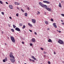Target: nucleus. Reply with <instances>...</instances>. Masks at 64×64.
Returning <instances> with one entry per match:
<instances>
[{
	"label": "nucleus",
	"instance_id": "1",
	"mask_svg": "<svg viewBox=\"0 0 64 64\" xmlns=\"http://www.w3.org/2000/svg\"><path fill=\"white\" fill-rule=\"evenodd\" d=\"M39 4L43 8H44L45 6H46V5H44L43 4L42 2H40L39 3Z\"/></svg>",
	"mask_w": 64,
	"mask_h": 64
},
{
	"label": "nucleus",
	"instance_id": "2",
	"mask_svg": "<svg viewBox=\"0 0 64 64\" xmlns=\"http://www.w3.org/2000/svg\"><path fill=\"white\" fill-rule=\"evenodd\" d=\"M11 40L12 42L15 43V40L14 39V37L13 36H11L10 37Z\"/></svg>",
	"mask_w": 64,
	"mask_h": 64
},
{
	"label": "nucleus",
	"instance_id": "3",
	"mask_svg": "<svg viewBox=\"0 0 64 64\" xmlns=\"http://www.w3.org/2000/svg\"><path fill=\"white\" fill-rule=\"evenodd\" d=\"M58 43L60 44H63V41H62V40L59 39L58 41Z\"/></svg>",
	"mask_w": 64,
	"mask_h": 64
},
{
	"label": "nucleus",
	"instance_id": "4",
	"mask_svg": "<svg viewBox=\"0 0 64 64\" xmlns=\"http://www.w3.org/2000/svg\"><path fill=\"white\" fill-rule=\"evenodd\" d=\"M44 7L45 8V9H46V10L48 11H51V9L48 8H47V5H46L45 6H44Z\"/></svg>",
	"mask_w": 64,
	"mask_h": 64
},
{
	"label": "nucleus",
	"instance_id": "5",
	"mask_svg": "<svg viewBox=\"0 0 64 64\" xmlns=\"http://www.w3.org/2000/svg\"><path fill=\"white\" fill-rule=\"evenodd\" d=\"M10 58H12L13 59H14V56L13 55V53L11 52L10 53Z\"/></svg>",
	"mask_w": 64,
	"mask_h": 64
},
{
	"label": "nucleus",
	"instance_id": "6",
	"mask_svg": "<svg viewBox=\"0 0 64 64\" xmlns=\"http://www.w3.org/2000/svg\"><path fill=\"white\" fill-rule=\"evenodd\" d=\"M43 2L44 3H46L47 4H50V3L48 1H43Z\"/></svg>",
	"mask_w": 64,
	"mask_h": 64
},
{
	"label": "nucleus",
	"instance_id": "7",
	"mask_svg": "<svg viewBox=\"0 0 64 64\" xmlns=\"http://www.w3.org/2000/svg\"><path fill=\"white\" fill-rule=\"evenodd\" d=\"M15 30H16V31H19V32L20 31V29L18 28H15Z\"/></svg>",
	"mask_w": 64,
	"mask_h": 64
},
{
	"label": "nucleus",
	"instance_id": "8",
	"mask_svg": "<svg viewBox=\"0 0 64 64\" xmlns=\"http://www.w3.org/2000/svg\"><path fill=\"white\" fill-rule=\"evenodd\" d=\"M32 23H36V20H35V19H32Z\"/></svg>",
	"mask_w": 64,
	"mask_h": 64
},
{
	"label": "nucleus",
	"instance_id": "9",
	"mask_svg": "<svg viewBox=\"0 0 64 64\" xmlns=\"http://www.w3.org/2000/svg\"><path fill=\"white\" fill-rule=\"evenodd\" d=\"M10 60L11 62H13V63H14V62H15V60L13 58H10Z\"/></svg>",
	"mask_w": 64,
	"mask_h": 64
},
{
	"label": "nucleus",
	"instance_id": "10",
	"mask_svg": "<svg viewBox=\"0 0 64 64\" xmlns=\"http://www.w3.org/2000/svg\"><path fill=\"white\" fill-rule=\"evenodd\" d=\"M32 42L34 43H35V39L34 38H32Z\"/></svg>",
	"mask_w": 64,
	"mask_h": 64
},
{
	"label": "nucleus",
	"instance_id": "11",
	"mask_svg": "<svg viewBox=\"0 0 64 64\" xmlns=\"http://www.w3.org/2000/svg\"><path fill=\"white\" fill-rule=\"evenodd\" d=\"M53 25L56 28H57V26H56V23H54L53 24Z\"/></svg>",
	"mask_w": 64,
	"mask_h": 64
},
{
	"label": "nucleus",
	"instance_id": "12",
	"mask_svg": "<svg viewBox=\"0 0 64 64\" xmlns=\"http://www.w3.org/2000/svg\"><path fill=\"white\" fill-rule=\"evenodd\" d=\"M9 7L10 9H13V6H12L11 5H10L9 6Z\"/></svg>",
	"mask_w": 64,
	"mask_h": 64
},
{
	"label": "nucleus",
	"instance_id": "13",
	"mask_svg": "<svg viewBox=\"0 0 64 64\" xmlns=\"http://www.w3.org/2000/svg\"><path fill=\"white\" fill-rule=\"evenodd\" d=\"M14 4H16V5H19L20 4L19 3H18L17 2H15Z\"/></svg>",
	"mask_w": 64,
	"mask_h": 64
},
{
	"label": "nucleus",
	"instance_id": "14",
	"mask_svg": "<svg viewBox=\"0 0 64 64\" xmlns=\"http://www.w3.org/2000/svg\"><path fill=\"white\" fill-rule=\"evenodd\" d=\"M48 42H52V41L51 39H49V40H48Z\"/></svg>",
	"mask_w": 64,
	"mask_h": 64
},
{
	"label": "nucleus",
	"instance_id": "15",
	"mask_svg": "<svg viewBox=\"0 0 64 64\" xmlns=\"http://www.w3.org/2000/svg\"><path fill=\"white\" fill-rule=\"evenodd\" d=\"M32 58L34 59L35 60H36V58H35L34 56H32Z\"/></svg>",
	"mask_w": 64,
	"mask_h": 64
},
{
	"label": "nucleus",
	"instance_id": "16",
	"mask_svg": "<svg viewBox=\"0 0 64 64\" xmlns=\"http://www.w3.org/2000/svg\"><path fill=\"white\" fill-rule=\"evenodd\" d=\"M58 6L60 8H61V7H62V6H61V3H59Z\"/></svg>",
	"mask_w": 64,
	"mask_h": 64
},
{
	"label": "nucleus",
	"instance_id": "17",
	"mask_svg": "<svg viewBox=\"0 0 64 64\" xmlns=\"http://www.w3.org/2000/svg\"><path fill=\"white\" fill-rule=\"evenodd\" d=\"M28 24L30 27H32V25L28 23Z\"/></svg>",
	"mask_w": 64,
	"mask_h": 64
},
{
	"label": "nucleus",
	"instance_id": "18",
	"mask_svg": "<svg viewBox=\"0 0 64 64\" xmlns=\"http://www.w3.org/2000/svg\"><path fill=\"white\" fill-rule=\"evenodd\" d=\"M45 22L46 25H48V22H47V21Z\"/></svg>",
	"mask_w": 64,
	"mask_h": 64
},
{
	"label": "nucleus",
	"instance_id": "19",
	"mask_svg": "<svg viewBox=\"0 0 64 64\" xmlns=\"http://www.w3.org/2000/svg\"><path fill=\"white\" fill-rule=\"evenodd\" d=\"M13 26L14 28H16V26H15L14 24H13Z\"/></svg>",
	"mask_w": 64,
	"mask_h": 64
},
{
	"label": "nucleus",
	"instance_id": "20",
	"mask_svg": "<svg viewBox=\"0 0 64 64\" xmlns=\"http://www.w3.org/2000/svg\"><path fill=\"white\" fill-rule=\"evenodd\" d=\"M26 27V26H25L24 25L23 26V27L22 28V29H24V28H25Z\"/></svg>",
	"mask_w": 64,
	"mask_h": 64
},
{
	"label": "nucleus",
	"instance_id": "21",
	"mask_svg": "<svg viewBox=\"0 0 64 64\" xmlns=\"http://www.w3.org/2000/svg\"><path fill=\"white\" fill-rule=\"evenodd\" d=\"M11 30L12 31V32H14V30L13 29H11Z\"/></svg>",
	"mask_w": 64,
	"mask_h": 64
},
{
	"label": "nucleus",
	"instance_id": "22",
	"mask_svg": "<svg viewBox=\"0 0 64 64\" xmlns=\"http://www.w3.org/2000/svg\"><path fill=\"white\" fill-rule=\"evenodd\" d=\"M25 16H27V13L26 12L25 14Z\"/></svg>",
	"mask_w": 64,
	"mask_h": 64
},
{
	"label": "nucleus",
	"instance_id": "23",
	"mask_svg": "<svg viewBox=\"0 0 64 64\" xmlns=\"http://www.w3.org/2000/svg\"><path fill=\"white\" fill-rule=\"evenodd\" d=\"M40 12H39L38 11V13H37V15H38V14H40Z\"/></svg>",
	"mask_w": 64,
	"mask_h": 64
},
{
	"label": "nucleus",
	"instance_id": "24",
	"mask_svg": "<svg viewBox=\"0 0 64 64\" xmlns=\"http://www.w3.org/2000/svg\"><path fill=\"white\" fill-rule=\"evenodd\" d=\"M19 25L20 26H22V24L21 23L19 24Z\"/></svg>",
	"mask_w": 64,
	"mask_h": 64
},
{
	"label": "nucleus",
	"instance_id": "25",
	"mask_svg": "<svg viewBox=\"0 0 64 64\" xmlns=\"http://www.w3.org/2000/svg\"><path fill=\"white\" fill-rule=\"evenodd\" d=\"M3 62H6V60H5L4 59L3 60Z\"/></svg>",
	"mask_w": 64,
	"mask_h": 64
},
{
	"label": "nucleus",
	"instance_id": "26",
	"mask_svg": "<svg viewBox=\"0 0 64 64\" xmlns=\"http://www.w3.org/2000/svg\"><path fill=\"white\" fill-rule=\"evenodd\" d=\"M5 60H6V61H7V58L6 57L5 58Z\"/></svg>",
	"mask_w": 64,
	"mask_h": 64
},
{
	"label": "nucleus",
	"instance_id": "27",
	"mask_svg": "<svg viewBox=\"0 0 64 64\" xmlns=\"http://www.w3.org/2000/svg\"><path fill=\"white\" fill-rule=\"evenodd\" d=\"M0 3L1 4H3V2H2V1H0Z\"/></svg>",
	"mask_w": 64,
	"mask_h": 64
},
{
	"label": "nucleus",
	"instance_id": "28",
	"mask_svg": "<svg viewBox=\"0 0 64 64\" xmlns=\"http://www.w3.org/2000/svg\"><path fill=\"white\" fill-rule=\"evenodd\" d=\"M48 64H50L51 63H50V61H48Z\"/></svg>",
	"mask_w": 64,
	"mask_h": 64
},
{
	"label": "nucleus",
	"instance_id": "29",
	"mask_svg": "<svg viewBox=\"0 0 64 64\" xmlns=\"http://www.w3.org/2000/svg\"><path fill=\"white\" fill-rule=\"evenodd\" d=\"M40 49H41V50H44V49L42 48H41Z\"/></svg>",
	"mask_w": 64,
	"mask_h": 64
},
{
	"label": "nucleus",
	"instance_id": "30",
	"mask_svg": "<svg viewBox=\"0 0 64 64\" xmlns=\"http://www.w3.org/2000/svg\"><path fill=\"white\" fill-rule=\"evenodd\" d=\"M61 15L62 16H63L64 17V14H61Z\"/></svg>",
	"mask_w": 64,
	"mask_h": 64
},
{
	"label": "nucleus",
	"instance_id": "31",
	"mask_svg": "<svg viewBox=\"0 0 64 64\" xmlns=\"http://www.w3.org/2000/svg\"><path fill=\"white\" fill-rule=\"evenodd\" d=\"M51 21H52V22H53V21H54L53 19L52 18H51Z\"/></svg>",
	"mask_w": 64,
	"mask_h": 64
},
{
	"label": "nucleus",
	"instance_id": "32",
	"mask_svg": "<svg viewBox=\"0 0 64 64\" xmlns=\"http://www.w3.org/2000/svg\"><path fill=\"white\" fill-rule=\"evenodd\" d=\"M33 45V44H32V43H30V46H32Z\"/></svg>",
	"mask_w": 64,
	"mask_h": 64
},
{
	"label": "nucleus",
	"instance_id": "33",
	"mask_svg": "<svg viewBox=\"0 0 64 64\" xmlns=\"http://www.w3.org/2000/svg\"><path fill=\"white\" fill-rule=\"evenodd\" d=\"M21 10L23 12H24V10H23L22 9H21Z\"/></svg>",
	"mask_w": 64,
	"mask_h": 64
},
{
	"label": "nucleus",
	"instance_id": "34",
	"mask_svg": "<svg viewBox=\"0 0 64 64\" xmlns=\"http://www.w3.org/2000/svg\"><path fill=\"white\" fill-rule=\"evenodd\" d=\"M2 15H4V12H2Z\"/></svg>",
	"mask_w": 64,
	"mask_h": 64
},
{
	"label": "nucleus",
	"instance_id": "35",
	"mask_svg": "<svg viewBox=\"0 0 64 64\" xmlns=\"http://www.w3.org/2000/svg\"><path fill=\"white\" fill-rule=\"evenodd\" d=\"M29 30L30 31V32H32V30Z\"/></svg>",
	"mask_w": 64,
	"mask_h": 64
},
{
	"label": "nucleus",
	"instance_id": "36",
	"mask_svg": "<svg viewBox=\"0 0 64 64\" xmlns=\"http://www.w3.org/2000/svg\"><path fill=\"white\" fill-rule=\"evenodd\" d=\"M29 60L30 61H32V60H31V59H30V58H29Z\"/></svg>",
	"mask_w": 64,
	"mask_h": 64
},
{
	"label": "nucleus",
	"instance_id": "37",
	"mask_svg": "<svg viewBox=\"0 0 64 64\" xmlns=\"http://www.w3.org/2000/svg\"><path fill=\"white\" fill-rule=\"evenodd\" d=\"M18 14H16V16H18Z\"/></svg>",
	"mask_w": 64,
	"mask_h": 64
},
{
	"label": "nucleus",
	"instance_id": "38",
	"mask_svg": "<svg viewBox=\"0 0 64 64\" xmlns=\"http://www.w3.org/2000/svg\"><path fill=\"white\" fill-rule=\"evenodd\" d=\"M9 18H10V19H11V20L12 19V18H11V16Z\"/></svg>",
	"mask_w": 64,
	"mask_h": 64
},
{
	"label": "nucleus",
	"instance_id": "39",
	"mask_svg": "<svg viewBox=\"0 0 64 64\" xmlns=\"http://www.w3.org/2000/svg\"><path fill=\"white\" fill-rule=\"evenodd\" d=\"M22 44H24V42H22Z\"/></svg>",
	"mask_w": 64,
	"mask_h": 64
},
{
	"label": "nucleus",
	"instance_id": "40",
	"mask_svg": "<svg viewBox=\"0 0 64 64\" xmlns=\"http://www.w3.org/2000/svg\"><path fill=\"white\" fill-rule=\"evenodd\" d=\"M44 54H46L47 52H44Z\"/></svg>",
	"mask_w": 64,
	"mask_h": 64
},
{
	"label": "nucleus",
	"instance_id": "41",
	"mask_svg": "<svg viewBox=\"0 0 64 64\" xmlns=\"http://www.w3.org/2000/svg\"><path fill=\"white\" fill-rule=\"evenodd\" d=\"M34 34H35V35H37V33H36V32H34Z\"/></svg>",
	"mask_w": 64,
	"mask_h": 64
},
{
	"label": "nucleus",
	"instance_id": "42",
	"mask_svg": "<svg viewBox=\"0 0 64 64\" xmlns=\"http://www.w3.org/2000/svg\"><path fill=\"white\" fill-rule=\"evenodd\" d=\"M6 4H8V2H6Z\"/></svg>",
	"mask_w": 64,
	"mask_h": 64
},
{
	"label": "nucleus",
	"instance_id": "43",
	"mask_svg": "<svg viewBox=\"0 0 64 64\" xmlns=\"http://www.w3.org/2000/svg\"><path fill=\"white\" fill-rule=\"evenodd\" d=\"M32 61L33 62H34V61H34V60H32Z\"/></svg>",
	"mask_w": 64,
	"mask_h": 64
},
{
	"label": "nucleus",
	"instance_id": "44",
	"mask_svg": "<svg viewBox=\"0 0 64 64\" xmlns=\"http://www.w3.org/2000/svg\"><path fill=\"white\" fill-rule=\"evenodd\" d=\"M27 9L28 10H29V7H28Z\"/></svg>",
	"mask_w": 64,
	"mask_h": 64
},
{
	"label": "nucleus",
	"instance_id": "45",
	"mask_svg": "<svg viewBox=\"0 0 64 64\" xmlns=\"http://www.w3.org/2000/svg\"><path fill=\"white\" fill-rule=\"evenodd\" d=\"M61 31H60L59 30L58 31V32H59V33H61Z\"/></svg>",
	"mask_w": 64,
	"mask_h": 64
},
{
	"label": "nucleus",
	"instance_id": "46",
	"mask_svg": "<svg viewBox=\"0 0 64 64\" xmlns=\"http://www.w3.org/2000/svg\"><path fill=\"white\" fill-rule=\"evenodd\" d=\"M54 54H56V52H54Z\"/></svg>",
	"mask_w": 64,
	"mask_h": 64
},
{
	"label": "nucleus",
	"instance_id": "47",
	"mask_svg": "<svg viewBox=\"0 0 64 64\" xmlns=\"http://www.w3.org/2000/svg\"><path fill=\"white\" fill-rule=\"evenodd\" d=\"M17 8L18 9V10L19 9V8H18V7H17Z\"/></svg>",
	"mask_w": 64,
	"mask_h": 64
},
{
	"label": "nucleus",
	"instance_id": "48",
	"mask_svg": "<svg viewBox=\"0 0 64 64\" xmlns=\"http://www.w3.org/2000/svg\"><path fill=\"white\" fill-rule=\"evenodd\" d=\"M50 29H49V28H48V30H49Z\"/></svg>",
	"mask_w": 64,
	"mask_h": 64
},
{
	"label": "nucleus",
	"instance_id": "49",
	"mask_svg": "<svg viewBox=\"0 0 64 64\" xmlns=\"http://www.w3.org/2000/svg\"><path fill=\"white\" fill-rule=\"evenodd\" d=\"M5 45H7V44H6V43H5Z\"/></svg>",
	"mask_w": 64,
	"mask_h": 64
},
{
	"label": "nucleus",
	"instance_id": "50",
	"mask_svg": "<svg viewBox=\"0 0 64 64\" xmlns=\"http://www.w3.org/2000/svg\"><path fill=\"white\" fill-rule=\"evenodd\" d=\"M62 24H63V25H64V23H62Z\"/></svg>",
	"mask_w": 64,
	"mask_h": 64
},
{
	"label": "nucleus",
	"instance_id": "51",
	"mask_svg": "<svg viewBox=\"0 0 64 64\" xmlns=\"http://www.w3.org/2000/svg\"><path fill=\"white\" fill-rule=\"evenodd\" d=\"M8 26H9V27H10V25H9V24H8Z\"/></svg>",
	"mask_w": 64,
	"mask_h": 64
},
{
	"label": "nucleus",
	"instance_id": "52",
	"mask_svg": "<svg viewBox=\"0 0 64 64\" xmlns=\"http://www.w3.org/2000/svg\"><path fill=\"white\" fill-rule=\"evenodd\" d=\"M61 21L62 22H63V20H61Z\"/></svg>",
	"mask_w": 64,
	"mask_h": 64
},
{
	"label": "nucleus",
	"instance_id": "53",
	"mask_svg": "<svg viewBox=\"0 0 64 64\" xmlns=\"http://www.w3.org/2000/svg\"><path fill=\"white\" fill-rule=\"evenodd\" d=\"M57 31V32H58V31L59 32V31H58V30H56Z\"/></svg>",
	"mask_w": 64,
	"mask_h": 64
},
{
	"label": "nucleus",
	"instance_id": "54",
	"mask_svg": "<svg viewBox=\"0 0 64 64\" xmlns=\"http://www.w3.org/2000/svg\"><path fill=\"white\" fill-rule=\"evenodd\" d=\"M63 2V1H62L61 2V3H62Z\"/></svg>",
	"mask_w": 64,
	"mask_h": 64
},
{
	"label": "nucleus",
	"instance_id": "55",
	"mask_svg": "<svg viewBox=\"0 0 64 64\" xmlns=\"http://www.w3.org/2000/svg\"><path fill=\"white\" fill-rule=\"evenodd\" d=\"M2 34H3V32L2 31Z\"/></svg>",
	"mask_w": 64,
	"mask_h": 64
},
{
	"label": "nucleus",
	"instance_id": "56",
	"mask_svg": "<svg viewBox=\"0 0 64 64\" xmlns=\"http://www.w3.org/2000/svg\"><path fill=\"white\" fill-rule=\"evenodd\" d=\"M8 39H9V37L8 38Z\"/></svg>",
	"mask_w": 64,
	"mask_h": 64
},
{
	"label": "nucleus",
	"instance_id": "57",
	"mask_svg": "<svg viewBox=\"0 0 64 64\" xmlns=\"http://www.w3.org/2000/svg\"><path fill=\"white\" fill-rule=\"evenodd\" d=\"M44 57H45V55H44Z\"/></svg>",
	"mask_w": 64,
	"mask_h": 64
},
{
	"label": "nucleus",
	"instance_id": "58",
	"mask_svg": "<svg viewBox=\"0 0 64 64\" xmlns=\"http://www.w3.org/2000/svg\"><path fill=\"white\" fill-rule=\"evenodd\" d=\"M22 56H23V55H22Z\"/></svg>",
	"mask_w": 64,
	"mask_h": 64
},
{
	"label": "nucleus",
	"instance_id": "59",
	"mask_svg": "<svg viewBox=\"0 0 64 64\" xmlns=\"http://www.w3.org/2000/svg\"><path fill=\"white\" fill-rule=\"evenodd\" d=\"M0 10H1V9H0Z\"/></svg>",
	"mask_w": 64,
	"mask_h": 64
}]
</instances>
